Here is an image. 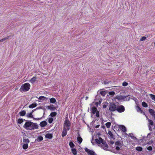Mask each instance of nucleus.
<instances>
[{"label":"nucleus","instance_id":"1","mask_svg":"<svg viewBox=\"0 0 155 155\" xmlns=\"http://www.w3.org/2000/svg\"><path fill=\"white\" fill-rule=\"evenodd\" d=\"M23 127L27 130H32L38 128V125L36 123H33L30 120H26Z\"/></svg>","mask_w":155,"mask_h":155},{"label":"nucleus","instance_id":"2","mask_svg":"<svg viewBox=\"0 0 155 155\" xmlns=\"http://www.w3.org/2000/svg\"><path fill=\"white\" fill-rule=\"evenodd\" d=\"M30 87V85L28 83H25L22 84L20 89L21 92L27 91H28Z\"/></svg>","mask_w":155,"mask_h":155},{"label":"nucleus","instance_id":"3","mask_svg":"<svg viewBox=\"0 0 155 155\" xmlns=\"http://www.w3.org/2000/svg\"><path fill=\"white\" fill-rule=\"evenodd\" d=\"M148 120L149 122V124L148 125V126L149 130L150 131H152L153 130L155 129V126L153 127V122L152 120L149 119H148Z\"/></svg>","mask_w":155,"mask_h":155},{"label":"nucleus","instance_id":"4","mask_svg":"<svg viewBox=\"0 0 155 155\" xmlns=\"http://www.w3.org/2000/svg\"><path fill=\"white\" fill-rule=\"evenodd\" d=\"M71 123L68 118H66L64 123V128H66L68 130H70Z\"/></svg>","mask_w":155,"mask_h":155},{"label":"nucleus","instance_id":"5","mask_svg":"<svg viewBox=\"0 0 155 155\" xmlns=\"http://www.w3.org/2000/svg\"><path fill=\"white\" fill-rule=\"evenodd\" d=\"M117 106L115 103H110L109 104V110L110 111H114L116 110Z\"/></svg>","mask_w":155,"mask_h":155},{"label":"nucleus","instance_id":"6","mask_svg":"<svg viewBox=\"0 0 155 155\" xmlns=\"http://www.w3.org/2000/svg\"><path fill=\"white\" fill-rule=\"evenodd\" d=\"M116 110L119 113H122L125 110L124 107L123 105H118L117 106Z\"/></svg>","mask_w":155,"mask_h":155},{"label":"nucleus","instance_id":"7","mask_svg":"<svg viewBox=\"0 0 155 155\" xmlns=\"http://www.w3.org/2000/svg\"><path fill=\"white\" fill-rule=\"evenodd\" d=\"M85 150L88 155H96V153L94 151L91 150L87 148H85Z\"/></svg>","mask_w":155,"mask_h":155},{"label":"nucleus","instance_id":"8","mask_svg":"<svg viewBox=\"0 0 155 155\" xmlns=\"http://www.w3.org/2000/svg\"><path fill=\"white\" fill-rule=\"evenodd\" d=\"M34 110H33L32 111V112H31L30 113H28V114H27V117H31V118H33L34 119H35V120H40L41 119V118H34L33 117V116L32 115V112H33V111H34Z\"/></svg>","mask_w":155,"mask_h":155},{"label":"nucleus","instance_id":"9","mask_svg":"<svg viewBox=\"0 0 155 155\" xmlns=\"http://www.w3.org/2000/svg\"><path fill=\"white\" fill-rule=\"evenodd\" d=\"M103 140L101 137H99L98 139H96L95 140L96 142L98 144H100L103 142Z\"/></svg>","mask_w":155,"mask_h":155},{"label":"nucleus","instance_id":"10","mask_svg":"<svg viewBox=\"0 0 155 155\" xmlns=\"http://www.w3.org/2000/svg\"><path fill=\"white\" fill-rule=\"evenodd\" d=\"M101 143L102 144V147L104 150H106L107 148L108 147V146L107 144L104 140H103V142H102Z\"/></svg>","mask_w":155,"mask_h":155},{"label":"nucleus","instance_id":"11","mask_svg":"<svg viewBox=\"0 0 155 155\" xmlns=\"http://www.w3.org/2000/svg\"><path fill=\"white\" fill-rule=\"evenodd\" d=\"M149 111L150 114L154 118H155V111L153 109H150L149 110Z\"/></svg>","mask_w":155,"mask_h":155},{"label":"nucleus","instance_id":"12","mask_svg":"<svg viewBox=\"0 0 155 155\" xmlns=\"http://www.w3.org/2000/svg\"><path fill=\"white\" fill-rule=\"evenodd\" d=\"M119 128L123 132H126L127 131L126 127L123 125H120Z\"/></svg>","mask_w":155,"mask_h":155},{"label":"nucleus","instance_id":"13","mask_svg":"<svg viewBox=\"0 0 155 155\" xmlns=\"http://www.w3.org/2000/svg\"><path fill=\"white\" fill-rule=\"evenodd\" d=\"M66 128H64L63 129V130L62 133V137H64L67 134V130H68Z\"/></svg>","mask_w":155,"mask_h":155},{"label":"nucleus","instance_id":"14","mask_svg":"<svg viewBox=\"0 0 155 155\" xmlns=\"http://www.w3.org/2000/svg\"><path fill=\"white\" fill-rule=\"evenodd\" d=\"M47 124V122L45 121H43L40 122V126L41 127H44Z\"/></svg>","mask_w":155,"mask_h":155},{"label":"nucleus","instance_id":"15","mask_svg":"<svg viewBox=\"0 0 155 155\" xmlns=\"http://www.w3.org/2000/svg\"><path fill=\"white\" fill-rule=\"evenodd\" d=\"M97 108H96V107H92L91 109L92 113L93 114H94L97 111Z\"/></svg>","mask_w":155,"mask_h":155},{"label":"nucleus","instance_id":"16","mask_svg":"<svg viewBox=\"0 0 155 155\" xmlns=\"http://www.w3.org/2000/svg\"><path fill=\"white\" fill-rule=\"evenodd\" d=\"M46 138L51 139L52 137V135L51 134H47L45 136Z\"/></svg>","mask_w":155,"mask_h":155},{"label":"nucleus","instance_id":"17","mask_svg":"<svg viewBox=\"0 0 155 155\" xmlns=\"http://www.w3.org/2000/svg\"><path fill=\"white\" fill-rule=\"evenodd\" d=\"M37 78L36 77H34L33 78H32L29 81V82L32 83L35 82Z\"/></svg>","mask_w":155,"mask_h":155},{"label":"nucleus","instance_id":"18","mask_svg":"<svg viewBox=\"0 0 155 155\" xmlns=\"http://www.w3.org/2000/svg\"><path fill=\"white\" fill-rule=\"evenodd\" d=\"M37 106V104L36 103H33V104H30L29 106V108H33L34 107H35Z\"/></svg>","mask_w":155,"mask_h":155},{"label":"nucleus","instance_id":"19","mask_svg":"<svg viewBox=\"0 0 155 155\" xmlns=\"http://www.w3.org/2000/svg\"><path fill=\"white\" fill-rule=\"evenodd\" d=\"M26 120L25 119H23L21 118H19L18 119L17 122L18 124H20L22 123L24 121H26Z\"/></svg>","mask_w":155,"mask_h":155},{"label":"nucleus","instance_id":"20","mask_svg":"<svg viewBox=\"0 0 155 155\" xmlns=\"http://www.w3.org/2000/svg\"><path fill=\"white\" fill-rule=\"evenodd\" d=\"M26 113V111L25 110H22V111L20 112L19 113V114L21 116H25V115Z\"/></svg>","mask_w":155,"mask_h":155},{"label":"nucleus","instance_id":"21","mask_svg":"<svg viewBox=\"0 0 155 155\" xmlns=\"http://www.w3.org/2000/svg\"><path fill=\"white\" fill-rule=\"evenodd\" d=\"M71 151L72 153L74 155H76L77 154V152L76 149L74 148H72L71 149Z\"/></svg>","mask_w":155,"mask_h":155},{"label":"nucleus","instance_id":"22","mask_svg":"<svg viewBox=\"0 0 155 155\" xmlns=\"http://www.w3.org/2000/svg\"><path fill=\"white\" fill-rule=\"evenodd\" d=\"M115 145L117 146H119L121 147H122V143L119 141H117L115 143Z\"/></svg>","mask_w":155,"mask_h":155},{"label":"nucleus","instance_id":"23","mask_svg":"<svg viewBox=\"0 0 155 155\" xmlns=\"http://www.w3.org/2000/svg\"><path fill=\"white\" fill-rule=\"evenodd\" d=\"M77 140L79 143H81L82 141V139L80 136H78L77 138Z\"/></svg>","mask_w":155,"mask_h":155},{"label":"nucleus","instance_id":"24","mask_svg":"<svg viewBox=\"0 0 155 155\" xmlns=\"http://www.w3.org/2000/svg\"><path fill=\"white\" fill-rule=\"evenodd\" d=\"M36 140L37 141L39 142L43 140V137L41 136H39L37 137Z\"/></svg>","mask_w":155,"mask_h":155},{"label":"nucleus","instance_id":"25","mask_svg":"<svg viewBox=\"0 0 155 155\" xmlns=\"http://www.w3.org/2000/svg\"><path fill=\"white\" fill-rule=\"evenodd\" d=\"M23 142L25 143H29L30 142V141L28 139H23Z\"/></svg>","mask_w":155,"mask_h":155},{"label":"nucleus","instance_id":"26","mask_svg":"<svg viewBox=\"0 0 155 155\" xmlns=\"http://www.w3.org/2000/svg\"><path fill=\"white\" fill-rule=\"evenodd\" d=\"M47 99V98L43 96H41L39 97L38 98V99L40 100H45V99Z\"/></svg>","mask_w":155,"mask_h":155},{"label":"nucleus","instance_id":"27","mask_svg":"<svg viewBox=\"0 0 155 155\" xmlns=\"http://www.w3.org/2000/svg\"><path fill=\"white\" fill-rule=\"evenodd\" d=\"M136 150L138 151H142L143 149L140 147H137L136 148Z\"/></svg>","mask_w":155,"mask_h":155},{"label":"nucleus","instance_id":"28","mask_svg":"<svg viewBox=\"0 0 155 155\" xmlns=\"http://www.w3.org/2000/svg\"><path fill=\"white\" fill-rule=\"evenodd\" d=\"M56 101L55 99L53 97L51 98L50 100V102L51 103H54L56 102Z\"/></svg>","mask_w":155,"mask_h":155},{"label":"nucleus","instance_id":"29","mask_svg":"<svg viewBox=\"0 0 155 155\" xmlns=\"http://www.w3.org/2000/svg\"><path fill=\"white\" fill-rule=\"evenodd\" d=\"M28 147V144L24 143L23 146V148L24 149H26Z\"/></svg>","mask_w":155,"mask_h":155},{"label":"nucleus","instance_id":"30","mask_svg":"<svg viewBox=\"0 0 155 155\" xmlns=\"http://www.w3.org/2000/svg\"><path fill=\"white\" fill-rule=\"evenodd\" d=\"M149 95L150 96L151 98L155 101V95L152 94H150Z\"/></svg>","mask_w":155,"mask_h":155},{"label":"nucleus","instance_id":"31","mask_svg":"<svg viewBox=\"0 0 155 155\" xmlns=\"http://www.w3.org/2000/svg\"><path fill=\"white\" fill-rule=\"evenodd\" d=\"M111 124L110 122H108L106 123L105 125L107 128H109L110 127Z\"/></svg>","mask_w":155,"mask_h":155},{"label":"nucleus","instance_id":"32","mask_svg":"<svg viewBox=\"0 0 155 155\" xmlns=\"http://www.w3.org/2000/svg\"><path fill=\"white\" fill-rule=\"evenodd\" d=\"M133 134H129V136L132 139H133L134 140H136L137 139V138L134 137V136H133Z\"/></svg>","mask_w":155,"mask_h":155},{"label":"nucleus","instance_id":"33","mask_svg":"<svg viewBox=\"0 0 155 155\" xmlns=\"http://www.w3.org/2000/svg\"><path fill=\"white\" fill-rule=\"evenodd\" d=\"M142 105L145 107H147V104L145 102H143L142 103Z\"/></svg>","mask_w":155,"mask_h":155},{"label":"nucleus","instance_id":"34","mask_svg":"<svg viewBox=\"0 0 155 155\" xmlns=\"http://www.w3.org/2000/svg\"><path fill=\"white\" fill-rule=\"evenodd\" d=\"M57 114L55 112H51L50 114V115L52 117H54L56 116Z\"/></svg>","mask_w":155,"mask_h":155},{"label":"nucleus","instance_id":"35","mask_svg":"<svg viewBox=\"0 0 155 155\" xmlns=\"http://www.w3.org/2000/svg\"><path fill=\"white\" fill-rule=\"evenodd\" d=\"M69 146L71 148H73L74 146V144L71 141L69 142Z\"/></svg>","mask_w":155,"mask_h":155},{"label":"nucleus","instance_id":"36","mask_svg":"<svg viewBox=\"0 0 155 155\" xmlns=\"http://www.w3.org/2000/svg\"><path fill=\"white\" fill-rule=\"evenodd\" d=\"M102 101V100L101 99H99V102H97L95 104L97 106L98 104H100Z\"/></svg>","mask_w":155,"mask_h":155},{"label":"nucleus","instance_id":"37","mask_svg":"<svg viewBox=\"0 0 155 155\" xmlns=\"http://www.w3.org/2000/svg\"><path fill=\"white\" fill-rule=\"evenodd\" d=\"M137 111L138 112H141L142 113V110L138 106L137 107Z\"/></svg>","mask_w":155,"mask_h":155},{"label":"nucleus","instance_id":"38","mask_svg":"<svg viewBox=\"0 0 155 155\" xmlns=\"http://www.w3.org/2000/svg\"><path fill=\"white\" fill-rule=\"evenodd\" d=\"M10 37H11V35H9L8 37H7L4 38H3V39H2L3 41L6 40H7L9 38H10Z\"/></svg>","mask_w":155,"mask_h":155},{"label":"nucleus","instance_id":"39","mask_svg":"<svg viewBox=\"0 0 155 155\" xmlns=\"http://www.w3.org/2000/svg\"><path fill=\"white\" fill-rule=\"evenodd\" d=\"M108 94L110 95L113 96L115 94V92L114 91H110L109 92Z\"/></svg>","mask_w":155,"mask_h":155},{"label":"nucleus","instance_id":"40","mask_svg":"<svg viewBox=\"0 0 155 155\" xmlns=\"http://www.w3.org/2000/svg\"><path fill=\"white\" fill-rule=\"evenodd\" d=\"M100 94L102 96H104L105 94V92L104 91H102L100 92Z\"/></svg>","mask_w":155,"mask_h":155},{"label":"nucleus","instance_id":"41","mask_svg":"<svg viewBox=\"0 0 155 155\" xmlns=\"http://www.w3.org/2000/svg\"><path fill=\"white\" fill-rule=\"evenodd\" d=\"M108 133L111 138H113V135L110 131H109Z\"/></svg>","mask_w":155,"mask_h":155},{"label":"nucleus","instance_id":"42","mask_svg":"<svg viewBox=\"0 0 155 155\" xmlns=\"http://www.w3.org/2000/svg\"><path fill=\"white\" fill-rule=\"evenodd\" d=\"M128 83L126 82H124L122 83V85L124 86H127L128 85Z\"/></svg>","mask_w":155,"mask_h":155},{"label":"nucleus","instance_id":"43","mask_svg":"<svg viewBox=\"0 0 155 155\" xmlns=\"http://www.w3.org/2000/svg\"><path fill=\"white\" fill-rule=\"evenodd\" d=\"M53 121V119L52 118H50L48 119V122L49 123H52Z\"/></svg>","mask_w":155,"mask_h":155},{"label":"nucleus","instance_id":"44","mask_svg":"<svg viewBox=\"0 0 155 155\" xmlns=\"http://www.w3.org/2000/svg\"><path fill=\"white\" fill-rule=\"evenodd\" d=\"M96 117H99V112L97 111L96 113Z\"/></svg>","mask_w":155,"mask_h":155},{"label":"nucleus","instance_id":"45","mask_svg":"<svg viewBox=\"0 0 155 155\" xmlns=\"http://www.w3.org/2000/svg\"><path fill=\"white\" fill-rule=\"evenodd\" d=\"M147 149L149 150H152V148L151 146H149L147 148Z\"/></svg>","mask_w":155,"mask_h":155},{"label":"nucleus","instance_id":"46","mask_svg":"<svg viewBox=\"0 0 155 155\" xmlns=\"http://www.w3.org/2000/svg\"><path fill=\"white\" fill-rule=\"evenodd\" d=\"M146 39V37H144V36H143V37L142 38L140 39V40L141 41H144Z\"/></svg>","mask_w":155,"mask_h":155},{"label":"nucleus","instance_id":"47","mask_svg":"<svg viewBox=\"0 0 155 155\" xmlns=\"http://www.w3.org/2000/svg\"><path fill=\"white\" fill-rule=\"evenodd\" d=\"M109 82H110L109 81H104L103 83H104V84H108Z\"/></svg>","mask_w":155,"mask_h":155},{"label":"nucleus","instance_id":"48","mask_svg":"<svg viewBox=\"0 0 155 155\" xmlns=\"http://www.w3.org/2000/svg\"><path fill=\"white\" fill-rule=\"evenodd\" d=\"M119 146H117L115 148L116 150H120V147Z\"/></svg>","mask_w":155,"mask_h":155},{"label":"nucleus","instance_id":"49","mask_svg":"<svg viewBox=\"0 0 155 155\" xmlns=\"http://www.w3.org/2000/svg\"><path fill=\"white\" fill-rule=\"evenodd\" d=\"M114 143V141L113 140H111L110 141V144L111 145L113 144Z\"/></svg>","mask_w":155,"mask_h":155},{"label":"nucleus","instance_id":"50","mask_svg":"<svg viewBox=\"0 0 155 155\" xmlns=\"http://www.w3.org/2000/svg\"><path fill=\"white\" fill-rule=\"evenodd\" d=\"M100 127V125H97L95 126V128H97L99 127Z\"/></svg>","mask_w":155,"mask_h":155},{"label":"nucleus","instance_id":"51","mask_svg":"<svg viewBox=\"0 0 155 155\" xmlns=\"http://www.w3.org/2000/svg\"><path fill=\"white\" fill-rule=\"evenodd\" d=\"M103 107L104 108H106V106L105 105H104L103 106Z\"/></svg>","mask_w":155,"mask_h":155},{"label":"nucleus","instance_id":"52","mask_svg":"<svg viewBox=\"0 0 155 155\" xmlns=\"http://www.w3.org/2000/svg\"><path fill=\"white\" fill-rule=\"evenodd\" d=\"M99 96H100V95L99 96L97 95L96 96V98H97V97H98Z\"/></svg>","mask_w":155,"mask_h":155},{"label":"nucleus","instance_id":"53","mask_svg":"<svg viewBox=\"0 0 155 155\" xmlns=\"http://www.w3.org/2000/svg\"><path fill=\"white\" fill-rule=\"evenodd\" d=\"M88 97H86L85 99H86V100H87L88 99Z\"/></svg>","mask_w":155,"mask_h":155},{"label":"nucleus","instance_id":"54","mask_svg":"<svg viewBox=\"0 0 155 155\" xmlns=\"http://www.w3.org/2000/svg\"><path fill=\"white\" fill-rule=\"evenodd\" d=\"M3 42V41H2V39L0 40V42Z\"/></svg>","mask_w":155,"mask_h":155},{"label":"nucleus","instance_id":"55","mask_svg":"<svg viewBox=\"0 0 155 155\" xmlns=\"http://www.w3.org/2000/svg\"><path fill=\"white\" fill-rule=\"evenodd\" d=\"M48 109H50V107H49V106H48Z\"/></svg>","mask_w":155,"mask_h":155},{"label":"nucleus","instance_id":"56","mask_svg":"<svg viewBox=\"0 0 155 155\" xmlns=\"http://www.w3.org/2000/svg\"><path fill=\"white\" fill-rule=\"evenodd\" d=\"M150 133L148 134V135H150Z\"/></svg>","mask_w":155,"mask_h":155},{"label":"nucleus","instance_id":"57","mask_svg":"<svg viewBox=\"0 0 155 155\" xmlns=\"http://www.w3.org/2000/svg\"><path fill=\"white\" fill-rule=\"evenodd\" d=\"M154 45H155V42H154Z\"/></svg>","mask_w":155,"mask_h":155},{"label":"nucleus","instance_id":"58","mask_svg":"<svg viewBox=\"0 0 155 155\" xmlns=\"http://www.w3.org/2000/svg\"><path fill=\"white\" fill-rule=\"evenodd\" d=\"M38 109V108H36V109Z\"/></svg>","mask_w":155,"mask_h":155}]
</instances>
